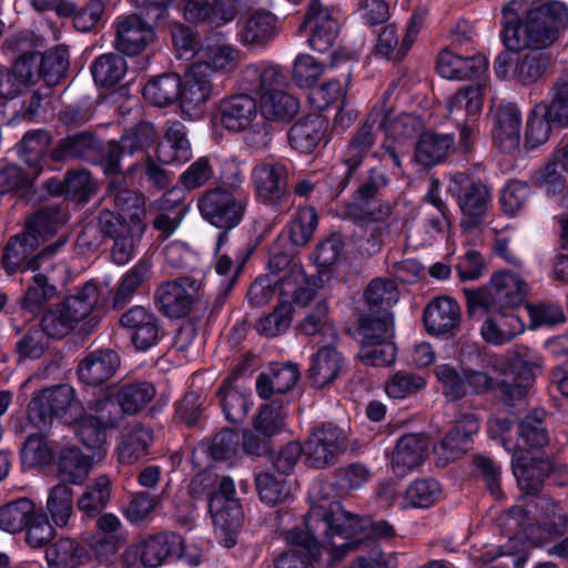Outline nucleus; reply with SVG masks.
Segmentation results:
<instances>
[{
  "label": "nucleus",
  "mask_w": 568,
  "mask_h": 568,
  "mask_svg": "<svg viewBox=\"0 0 568 568\" xmlns=\"http://www.w3.org/2000/svg\"><path fill=\"white\" fill-rule=\"evenodd\" d=\"M311 516L307 525L314 534L329 535V564L334 565L349 551L371 548L367 556H359L348 568H389V560L376 547V541L395 536V528L386 520L373 521L343 508L341 503L312 494Z\"/></svg>",
  "instance_id": "1"
},
{
  "label": "nucleus",
  "mask_w": 568,
  "mask_h": 568,
  "mask_svg": "<svg viewBox=\"0 0 568 568\" xmlns=\"http://www.w3.org/2000/svg\"><path fill=\"white\" fill-rule=\"evenodd\" d=\"M111 175L114 176L109 184L110 196L118 210L129 213L130 220L105 209L99 212L97 222L102 236L113 242L110 248L112 261L118 265H124L135 255L146 230L145 197L142 193L126 187L120 173Z\"/></svg>",
  "instance_id": "2"
},
{
  "label": "nucleus",
  "mask_w": 568,
  "mask_h": 568,
  "mask_svg": "<svg viewBox=\"0 0 568 568\" xmlns=\"http://www.w3.org/2000/svg\"><path fill=\"white\" fill-rule=\"evenodd\" d=\"M568 27V7L561 1H549L529 9L521 26L506 24L503 42L510 50L525 48L535 51L551 47Z\"/></svg>",
  "instance_id": "3"
},
{
  "label": "nucleus",
  "mask_w": 568,
  "mask_h": 568,
  "mask_svg": "<svg viewBox=\"0 0 568 568\" xmlns=\"http://www.w3.org/2000/svg\"><path fill=\"white\" fill-rule=\"evenodd\" d=\"M202 217L221 230L215 251L229 242V232L241 224L246 211V200L233 183L229 187L215 186L204 191L197 200Z\"/></svg>",
  "instance_id": "4"
},
{
  "label": "nucleus",
  "mask_w": 568,
  "mask_h": 568,
  "mask_svg": "<svg viewBox=\"0 0 568 568\" xmlns=\"http://www.w3.org/2000/svg\"><path fill=\"white\" fill-rule=\"evenodd\" d=\"M528 284L520 275L503 271L495 273L489 283L478 290H465L468 312L477 311L514 312L520 306L528 293Z\"/></svg>",
  "instance_id": "5"
},
{
  "label": "nucleus",
  "mask_w": 568,
  "mask_h": 568,
  "mask_svg": "<svg viewBox=\"0 0 568 568\" xmlns=\"http://www.w3.org/2000/svg\"><path fill=\"white\" fill-rule=\"evenodd\" d=\"M83 413L71 385L60 384L42 389L28 407V420L40 432L49 429L54 419L71 426Z\"/></svg>",
  "instance_id": "6"
},
{
  "label": "nucleus",
  "mask_w": 568,
  "mask_h": 568,
  "mask_svg": "<svg viewBox=\"0 0 568 568\" xmlns=\"http://www.w3.org/2000/svg\"><path fill=\"white\" fill-rule=\"evenodd\" d=\"M99 298L98 285L89 281L61 302L53 304L43 314L40 325L51 338H63L91 314Z\"/></svg>",
  "instance_id": "7"
},
{
  "label": "nucleus",
  "mask_w": 568,
  "mask_h": 568,
  "mask_svg": "<svg viewBox=\"0 0 568 568\" xmlns=\"http://www.w3.org/2000/svg\"><path fill=\"white\" fill-rule=\"evenodd\" d=\"M65 240H58L42 248L40 240L36 239L31 232H21L12 235L2 253L1 265L8 275L24 273L27 271L37 272L50 266V262L55 253L64 245Z\"/></svg>",
  "instance_id": "8"
},
{
  "label": "nucleus",
  "mask_w": 568,
  "mask_h": 568,
  "mask_svg": "<svg viewBox=\"0 0 568 568\" xmlns=\"http://www.w3.org/2000/svg\"><path fill=\"white\" fill-rule=\"evenodd\" d=\"M388 184L385 172L378 168L368 170L346 205L345 213L355 222H374L387 219L392 209L377 200L381 191Z\"/></svg>",
  "instance_id": "9"
},
{
  "label": "nucleus",
  "mask_w": 568,
  "mask_h": 568,
  "mask_svg": "<svg viewBox=\"0 0 568 568\" xmlns=\"http://www.w3.org/2000/svg\"><path fill=\"white\" fill-rule=\"evenodd\" d=\"M181 538L175 534L160 532L131 544L122 554V562L128 568L141 566L158 568L168 557L179 552Z\"/></svg>",
  "instance_id": "10"
},
{
  "label": "nucleus",
  "mask_w": 568,
  "mask_h": 568,
  "mask_svg": "<svg viewBox=\"0 0 568 568\" xmlns=\"http://www.w3.org/2000/svg\"><path fill=\"white\" fill-rule=\"evenodd\" d=\"M311 510L305 516L306 531L292 530L288 540L292 547L282 552L274 560L275 568H314V564L321 558L322 546L329 547V535H317L311 531L307 521Z\"/></svg>",
  "instance_id": "11"
},
{
  "label": "nucleus",
  "mask_w": 568,
  "mask_h": 568,
  "mask_svg": "<svg viewBox=\"0 0 568 568\" xmlns=\"http://www.w3.org/2000/svg\"><path fill=\"white\" fill-rule=\"evenodd\" d=\"M375 113H368L366 120L355 130L347 142L343 153V164L346 168L344 175L337 179L333 185L337 193L343 192L352 178L356 174L357 169L362 165L364 159L369 154L376 155L373 149L377 142L378 133L375 129Z\"/></svg>",
  "instance_id": "12"
},
{
  "label": "nucleus",
  "mask_w": 568,
  "mask_h": 568,
  "mask_svg": "<svg viewBox=\"0 0 568 568\" xmlns=\"http://www.w3.org/2000/svg\"><path fill=\"white\" fill-rule=\"evenodd\" d=\"M434 374L442 385L443 394L450 400L469 394H484L491 389L494 379L485 372L462 369L450 364H439Z\"/></svg>",
  "instance_id": "13"
},
{
  "label": "nucleus",
  "mask_w": 568,
  "mask_h": 568,
  "mask_svg": "<svg viewBox=\"0 0 568 568\" xmlns=\"http://www.w3.org/2000/svg\"><path fill=\"white\" fill-rule=\"evenodd\" d=\"M156 130L150 122H140L124 131L119 141H110L104 156L106 174L120 173V161L123 155L145 152L156 142Z\"/></svg>",
  "instance_id": "14"
},
{
  "label": "nucleus",
  "mask_w": 568,
  "mask_h": 568,
  "mask_svg": "<svg viewBox=\"0 0 568 568\" xmlns=\"http://www.w3.org/2000/svg\"><path fill=\"white\" fill-rule=\"evenodd\" d=\"M483 88L480 85L464 87L452 98L448 103L449 116L457 119L463 111L469 118L459 124V145L464 152H469L479 135L477 118L483 108Z\"/></svg>",
  "instance_id": "15"
},
{
  "label": "nucleus",
  "mask_w": 568,
  "mask_h": 568,
  "mask_svg": "<svg viewBox=\"0 0 568 568\" xmlns=\"http://www.w3.org/2000/svg\"><path fill=\"white\" fill-rule=\"evenodd\" d=\"M392 95L393 91L390 89L386 90L372 109L376 122H378V128L396 142L412 140L423 130V120L413 113L403 112L394 115L395 106Z\"/></svg>",
  "instance_id": "16"
},
{
  "label": "nucleus",
  "mask_w": 568,
  "mask_h": 568,
  "mask_svg": "<svg viewBox=\"0 0 568 568\" xmlns=\"http://www.w3.org/2000/svg\"><path fill=\"white\" fill-rule=\"evenodd\" d=\"M303 449L308 466L324 468L334 464L346 449V436L337 426L325 424L311 433Z\"/></svg>",
  "instance_id": "17"
},
{
  "label": "nucleus",
  "mask_w": 568,
  "mask_h": 568,
  "mask_svg": "<svg viewBox=\"0 0 568 568\" xmlns=\"http://www.w3.org/2000/svg\"><path fill=\"white\" fill-rule=\"evenodd\" d=\"M252 182L258 201L281 206L287 199L288 171L280 162H260L252 169Z\"/></svg>",
  "instance_id": "18"
},
{
  "label": "nucleus",
  "mask_w": 568,
  "mask_h": 568,
  "mask_svg": "<svg viewBox=\"0 0 568 568\" xmlns=\"http://www.w3.org/2000/svg\"><path fill=\"white\" fill-rule=\"evenodd\" d=\"M453 181L459 184L457 203L463 213L460 225L474 229L484 222L490 205V192L481 181L470 180L463 173L456 174Z\"/></svg>",
  "instance_id": "19"
},
{
  "label": "nucleus",
  "mask_w": 568,
  "mask_h": 568,
  "mask_svg": "<svg viewBox=\"0 0 568 568\" xmlns=\"http://www.w3.org/2000/svg\"><path fill=\"white\" fill-rule=\"evenodd\" d=\"M213 94V85L206 65L193 63L184 75L180 94L181 110L189 119H199Z\"/></svg>",
  "instance_id": "20"
},
{
  "label": "nucleus",
  "mask_w": 568,
  "mask_h": 568,
  "mask_svg": "<svg viewBox=\"0 0 568 568\" xmlns=\"http://www.w3.org/2000/svg\"><path fill=\"white\" fill-rule=\"evenodd\" d=\"M183 18L192 24L223 27L235 19L240 0H180Z\"/></svg>",
  "instance_id": "21"
},
{
  "label": "nucleus",
  "mask_w": 568,
  "mask_h": 568,
  "mask_svg": "<svg viewBox=\"0 0 568 568\" xmlns=\"http://www.w3.org/2000/svg\"><path fill=\"white\" fill-rule=\"evenodd\" d=\"M536 507L539 511L537 523L527 531V537L534 545L542 546L567 531L568 514L558 501L549 496H540Z\"/></svg>",
  "instance_id": "22"
},
{
  "label": "nucleus",
  "mask_w": 568,
  "mask_h": 568,
  "mask_svg": "<svg viewBox=\"0 0 568 568\" xmlns=\"http://www.w3.org/2000/svg\"><path fill=\"white\" fill-rule=\"evenodd\" d=\"M200 283L191 277H180L161 284L155 292L156 305L163 315L184 317L191 310Z\"/></svg>",
  "instance_id": "23"
},
{
  "label": "nucleus",
  "mask_w": 568,
  "mask_h": 568,
  "mask_svg": "<svg viewBox=\"0 0 568 568\" xmlns=\"http://www.w3.org/2000/svg\"><path fill=\"white\" fill-rule=\"evenodd\" d=\"M155 40L153 27L142 17L131 13L115 22V49L133 57L143 52Z\"/></svg>",
  "instance_id": "24"
},
{
  "label": "nucleus",
  "mask_w": 568,
  "mask_h": 568,
  "mask_svg": "<svg viewBox=\"0 0 568 568\" xmlns=\"http://www.w3.org/2000/svg\"><path fill=\"white\" fill-rule=\"evenodd\" d=\"M302 27H308L312 34L310 47L321 53L329 51L337 39L339 26L332 10L322 0H312Z\"/></svg>",
  "instance_id": "25"
},
{
  "label": "nucleus",
  "mask_w": 568,
  "mask_h": 568,
  "mask_svg": "<svg viewBox=\"0 0 568 568\" xmlns=\"http://www.w3.org/2000/svg\"><path fill=\"white\" fill-rule=\"evenodd\" d=\"M120 323L138 349L145 351L159 341V321L155 314L144 306L128 310L122 314Z\"/></svg>",
  "instance_id": "26"
},
{
  "label": "nucleus",
  "mask_w": 568,
  "mask_h": 568,
  "mask_svg": "<svg viewBox=\"0 0 568 568\" xmlns=\"http://www.w3.org/2000/svg\"><path fill=\"white\" fill-rule=\"evenodd\" d=\"M101 151V141L92 131L85 130L60 139L49 155L53 162L92 161Z\"/></svg>",
  "instance_id": "27"
},
{
  "label": "nucleus",
  "mask_w": 568,
  "mask_h": 568,
  "mask_svg": "<svg viewBox=\"0 0 568 568\" xmlns=\"http://www.w3.org/2000/svg\"><path fill=\"white\" fill-rule=\"evenodd\" d=\"M256 116V101L246 93L224 98L217 104L216 119L227 131L242 132L247 130Z\"/></svg>",
  "instance_id": "28"
},
{
  "label": "nucleus",
  "mask_w": 568,
  "mask_h": 568,
  "mask_svg": "<svg viewBox=\"0 0 568 568\" xmlns=\"http://www.w3.org/2000/svg\"><path fill=\"white\" fill-rule=\"evenodd\" d=\"M423 24V16L413 13L399 40L395 24H387L377 37L375 52L387 60L400 61L415 42Z\"/></svg>",
  "instance_id": "29"
},
{
  "label": "nucleus",
  "mask_w": 568,
  "mask_h": 568,
  "mask_svg": "<svg viewBox=\"0 0 568 568\" xmlns=\"http://www.w3.org/2000/svg\"><path fill=\"white\" fill-rule=\"evenodd\" d=\"M478 429L477 417L474 414H464L439 444L435 446V453L439 460H444L443 465L460 458L470 448L471 436Z\"/></svg>",
  "instance_id": "30"
},
{
  "label": "nucleus",
  "mask_w": 568,
  "mask_h": 568,
  "mask_svg": "<svg viewBox=\"0 0 568 568\" xmlns=\"http://www.w3.org/2000/svg\"><path fill=\"white\" fill-rule=\"evenodd\" d=\"M120 367L119 354L110 348L88 352L78 365L81 383L99 386L109 381Z\"/></svg>",
  "instance_id": "31"
},
{
  "label": "nucleus",
  "mask_w": 568,
  "mask_h": 568,
  "mask_svg": "<svg viewBox=\"0 0 568 568\" xmlns=\"http://www.w3.org/2000/svg\"><path fill=\"white\" fill-rule=\"evenodd\" d=\"M462 313L458 303L450 297H437L424 310V324L429 334L454 335L460 324Z\"/></svg>",
  "instance_id": "32"
},
{
  "label": "nucleus",
  "mask_w": 568,
  "mask_h": 568,
  "mask_svg": "<svg viewBox=\"0 0 568 568\" xmlns=\"http://www.w3.org/2000/svg\"><path fill=\"white\" fill-rule=\"evenodd\" d=\"M494 144L501 151L516 150L520 143V110L516 104H500L493 118Z\"/></svg>",
  "instance_id": "33"
},
{
  "label": "nucleus",
  "mask_w": 568,
  "mask_h": 568,
  "mask_svg": "<svg viewBox=\"0 0 568 568\" xmlns=\"http://www.w3.org/2000/svg\"><path fill=\"white\" fill-rule=\"evenodd\" d=\"M153 443V430L140 423L128 427L116 444V457L121 465L131 466L139 463L150 453Z\"/></svg>",
  "instance_id": "34"
},
{
  "label": "nucleus",
  "mask_w": 568,
  "mask_h": 568,
  "mask_svg": "<svg viewBox=\"0 0 568 568\" xmlns=\"http://www.w3.org/2000/svg\"><path fill=\"white\" fill-rule=\"evenodd\" d=\"M276 17L267 11H250L237 21V36L243 45H264L276 32Z\"/></svg>",
  "instance_id": "35"
},
{
  "label": "nucleus",
  "mask_w": 568,
  "mask_h": 568,
  "mask_svg": "<svg viewBox=\"0 0 568 568\" xmlns=\"http://www.w3.org/2000/svg\"><path fill=\"white\" fill-rule=\"evenodd\" d=\"M242 83L258 99L288 88L287 75L278 65H247L242 72Z\"/></svg>",
  "instance_id": "36"
},
{
  "label": "nucleus",
  "mask_w": 568,
  "mask_h": 568,
  "mask_svg": "<svg viewBox=\"0 0 568 568\" xmlns=\"http://www.w3.org/2000/svg\"><path fill=\"white\" fill-rule=\"evenodd\" d=\"M326 132V120L318 114H310L295 122L287 136L294 150L310 154L324 141Z\"/></svg>",
  "instance_id": "37"
},
{
  "label": "nucleus",
  "mask_w": 568,
  "mask_h": 568,
  "mask_svg": "<svg viewBox=\"0 0 568 568\" xmlns=\"http://www.w3.org/2000/svg\"><path fill=\"white\" fill-rule=\"evenodd\" d=\"M156 156L164 164L184 163L191 159V144L183 123L166 122L164 136L156 149Z\"/></svg>",
  "instance_id": "38"
},
{
  "label": "nucleus",
  "mask_w": 568,
  "mask_h": 568,
  "mask_svg": "<svg viewBox=\"0 0 568 568\" xmlns=\"http://www.w3.org/2000/svg\"><path fill=\"white\" fill-rule=\"evenodd\" d=\"M426 442L417 434L402 436L393 450L392 468L400 477L420 466L426 456Z\"/></svg>",
  "instance_id": "39"
},
{
  "label": "nucleus",
  "mask_w": 568,
  "mask_h": 568,
  "mask_svg": "<svg viewBox=\"0 0 568 568\" xmlns=\"http://www.w3.org/2000/svg\"><path fill=\"white\" fill-rule=\"evenodd\" d=\"M344 368L343 355L331 346L321 347L312 357L308 378L315 388L329 386Z\"/></svg>",
  "instance_id": "40"
},
{
  "label": "nucleus",
  "mask_w": 568,
  "mask_h": 568,
  "mask_svg": "<svg viewBox=\"0 0 568 568\" xmlns=\"http://www.w3.org/2000/svg\"><path fill=\"white\" fill-rule=\"evenodd\" d=\"M493 314L481 326L483 338L494 345H503L510 342L518 334L524 332L523 321L514 312H486Z\"/></svg>",
  "instance_id": "41"
},
{
  "label": "nucleus",
  "mask_w": 568,
  "mask_h": 568,
  "mask_svg": "<svg viewBox=\"0 0 568 568\" xmlns=\"http://www.w3.org/2000/svg\"><path fill=\"white\" fill-rule=\"evenodd\" d=\"M455 151L452 134L425 132L420 134L415 148V161L423 166H433L443 162Z\"/></svg>",
  "instance_id": "42"
},
{
  "label": "nucleus",
  "mask_w": 568,
  "mask_h": 568,
  "mask_svg": "<svg viewBox=\"0 0 568 568\" xmlns=\"http://www.w3.org/2000/svg\"><path fill=\"white\" fill-rule=\"evenodd\" d=\"M300 371L295 364H273L267 373L256 379V392L262 398L288 392L298 381Z\"/></svg>",
  "instance_id": "43"
},
{
  "label": "nucleus",
  "mask_w": 568,
  "mask_h": 568,
  "mask_svg": "<svg viewBox=\"0 0 568 568\" xmlns=\"http://www.w3.org/2000/svg\"><path fill=\"white\" fill-rule=\"evenodd\" d=\"M92 463L77 446H67L59 453L58 477L60 484L81 485L88 478Z\"/></svg>",
  "instance_id": "44"
},
{
  "label": "nucleus",
  "mask_w": 568,
  "mask_h": 568,
  "mask_svg": "<svg viewBox=\"0 0 568 568\" xmlns=\"http://www.w3.org/2000/svg\"><path fill=\"white\" fill-rule=\"evenodd\" d=\"M214 536L226 549L237 544V535L243 524V510L239 503L227 504L213 513Z\"/></svg>",
  "instance_id": "45"
},
{
  "label": "nucleus",
  "mask_w": 568,
  "mask_h": 568,
  "mask_svg": "<svg viewBox=\"0 0 568 568\" xmlns=\"http://www.w3.org/2000/svg\"><path fill=\"white\" fill-rule=\"evenodd\" d=\"M51 142V135L45 130L27 132L18 144V154L28 170L39 176L42 172L43 160Z\"/></svg>",
  "instance_id": "46"
},
{
  "label": "nucleus",
  "mask_w": 568,
  "mask_h": 568,
  "mask_svg": "<svg viewBox=\"0 0 568 568\" xmlns=\"http://www.w3.org/2000/svg\"><path fill=\"white\" fill-rule=\"evenodd\" d=\"M151 276V260L146 257L139 260V262L122 276L112 298L113 307L123 308L126 306L139 287L150 280Z\"/></svg>",
  "instance_id": "47"
},
{
  "label": "nucleus",
  "mask_w": 568,
  "mask_h": 568,
  "mask_svg": "<svg viewBox=\"0 0 568 568\" xmlns=\"http://www.w3.org/2000/svg\"><path fill=\"white\" fill-rule=\"evenodd\" d=\"M57 288L49 283L47 275L36 273L28 284L24 294L19 300V311L36 317L44 305L55 295Z\"/></svg>",
  "instance_id": "48"
},
{
  "label": "nucleus",
  "mask_w": 568,
  "mask_h": 568,
  "mask_svg": "<svg viewBox=\"0 0 568 568\" xmlns=\"http://www.w3.org/2000/svg\"><path fill=\"white\" fill-rule=\"evenodd\" d=\"M182 80L176 73H166L150 80L143 89L144 99L163 108L180 99Z\"/></svg>",
  "instance_id": "49"
},
{
  "label": "nucleus",
  "mask_w": 568,
  "mask_h": 568,
  "mask_svg": "<svg viewBox=\"0 0 568 568\" xmlns=\"http://www.w3.org/2000/svg\"><path fill=\"white\" fill-rule=\"evenodd\" d=\"M217 396L225 418L232 424H241L245 420L252 402L250 395L241 390L239 386H233L230 378L221 385Z\"/></svg>",
  "instance_id": "50"
},
{
  "label": "nucleus",
  "mask_w": 568,
  "mask_h": 568,
  "mask_svg": "<svg viewBox=\"0 0 568 568\" xmlns=\"http://www.w3.org/2000/svg\"><path fill=\"white\" fill-rule=\"evenodd\" d=\"M109 0H91L87 6L78 9L72 2H63L58 7V14L72 17L77 30L88 32L94 29L102 20Z\"/></svg>",
  "instance_id": "51"
},
{
  "label": "nucleus",
  "mask_w": 568,
  "mask_h": 568,
  "mask_svg": "<svg viewBox=\"0 0 568 568\" xmlns=\"http://www.w3.org/2000/svg\"><path fill=\"white\" fill-rule=\"evenodd\" d=\"M258 100L261 113L268 121H290L300 110L298 100L286 90L266 94Z\"/></svg>",
  "instance_id": "52"
},
{
  "label": "nucleus",
  "mask_w": 568,
  "mask_h": 568,
  "mask_svg": "<svg viewBox=\"0 0 568 568\" xmlns=\"http://www.w3.org/2000/svg\"><path fill=\"white\" fill-rule=\"evenodd\" d=\"M65 223V214L58 205H47L38 210L26 224V232L34 234L43 245Z\"/></svg>",
  "instance_id": "53"
},
{
  "label": "nucleus",
  "mask_w": 568,
  "mask_h": 568,
  "mask_svg": "<svg viewBox=\"0 0 568 568\" xmlns=\"http://www.w3.org/2000/svg\"><path fill=\"white\" fill-rule=\"evenodd\" d=\"M45 557L50 568H78L88 554L78 541L63 538L48 547Z\"/></svg>",
  "instance_id": "54"
},
{
  "label": "nucleus",
  "mask_w": 568,
  "mask_h": 568,
  "mask_svg": "<svg viewBox=\"0 0 568 568\" xmlns=\"http://www.w3.org/2000/svg\"><path fill=\"white\" fill-rule=\"evenodd\" d=\"M111 480L106 475H100L89 484L77 501L79 510L94 517L102 511L111 498Z\"/></svg>",
  "instance_id": "55"
},
{
  "label": "nucleus",
  "mask_w": 568,
  "mask_h": 568,
  "mask_svg": "<svg viewBox=\"0 0 568 568\" xmlns=\"http://www.w3.org/2000/svg\"><path fill=\"white\" fill-rule=\"evenodd\" d=\"M73 430L79 442L93 455L101 458L105 455V429L91 415H81L73 424Z\"/></svg>",
  "instance_id": "56"
},
{
  "label": "nucleus",
  "mask_w": 568,
  "mask_h": 568,
  "mask_svg": "<svg viewBox=\"0 0 568 568\" xmlns=\"http://www.w3.org/2000/svg\"><path fill=\"white\" fill-rule=\"evenodd\" d=\"M548 97V102L538 103L539 109L555 123V128H568V80L558 79L549 89Z\"/></svg>",
  "instance_id": "57"
},
{
  "label": "nucleus",
  "mask_w": 568,
  "mask_h": 568,
  "mask_svg": "<svg viewBox=\"0 0 568 568\" xmlns=\"http://www.w3.org/2000/svg\"><path fill=\"white\" fill-rule=\"evenodd\" d=\"M551 58L548 53L530 51L519 54L515 82L523 87L537 83L550 67Z\"/></svg>",
  "instance_id": "58"
},
{
  "label": "nucleus",
  "mask_w": 568,
  "mask_h": 568,
  "mask_svg": "<svg viewBox=\"0 0 568 568\" xmlns=\"http://www.w3.org/2000/svg\"><path fill=\"white\" fill-rule=\"evenodd\" d=\"M165 491L150 494L148 491H135L130 495L124 508V516L133 525L150 521L154 511L162 505Z\"/></svg>",
  "instance_id": "59"
},
{
  "label": "nucleus",
  "mask_w": 568,
  "mask_h": 568,
  "mask_svg": "<svg viewBox=\"0 0 568 568\" xmlns=\"http://www.w3.org/2000/svg\"><path fill=\"white\" fill-rule=\"evenodd\" d=\"M47 513L58 527H65L73 515V490L65 484H58L49 490Z\"/></svg>",
  "instance_id": "60"
},
{
  "label": "nucleus",
  "mask_w": 568,
  "mask_h": 568,
  "mask_svg": "<svg viewBox=\"0 0 568 568\" xmlns=\"http://www.w3.org/2000/svg\"><path fill=\"white\" fill-rule=\"evenodd\" d=\"M128 70L125 59L119 53H105L97 58L91 72L97 84L112 87L120 82Z\"/></svg>",
  "instance_id": "61"
},
{
  "label": "nucleus",
  "mask_w": 568,
  "mask_h": 568,
  "mask_svg": "<svg viewBox=\"0 0 568 568\" xmlns=\"http://www.w3.org/2000/svg\"><path fill=\"white\" fill-rule=\"evenodd\" d=\"M364 298L371 311L388 312L397 303L399 291L394 280L376 277L367 285Z\"/></svg>",
  "instance_id": "62"
},
{
  "label": "nucleus",
  "mask_w": 568,
  "mask_h": 568,
  "mask_svg": "<svg viewBox=\"0 0 568 568\" xmlns=\"http://www.w3.org/2000/svg\"><path fill=\"white\" fill-rule=\"evenodd\" d=\"M34 514V505L29 498H19L0 507V528L16 534L27 527Z\"/></svg>",
  "instance_id": "63"
},
{
  "label": "nucleus",
  "mask_w": 568,
  "mask_h": 568,
  "mask_svg": "<svg viewBox=\"0 0 568 568\" xmlns=\"http://www.w3.org/2000/svg\"><path fill=\"white\" fill-rule=\"evenodd\" d=\"M39 69L41 80L50 88L57 85L63 78H65L69 68L68 50L58 45L41 54Z\"/></svg>",
  "instance_id": "64"
}]
</instances>
